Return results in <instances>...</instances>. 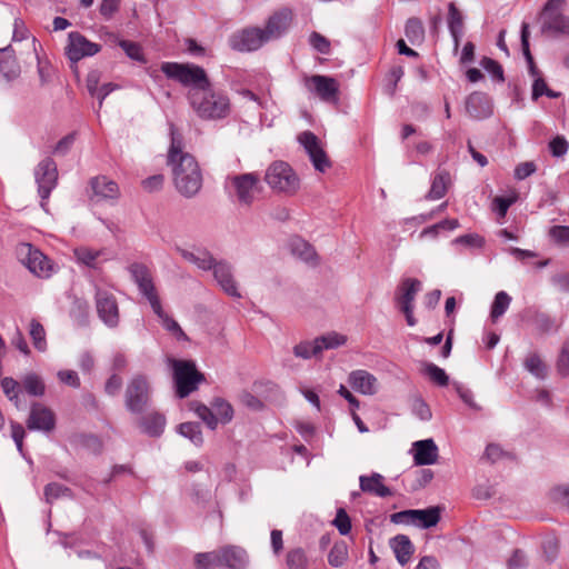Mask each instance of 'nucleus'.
<instances>
[{
  "instance_id": "c85d7f7f",
  "label": "nucleus",
  "mask_w": 569,
  "mask_h": 569,
  "mask_svg": "<svg viewBox=\"0 0 569 569\" xmlns=\"http://www.w3.org/2000/svg\"><path fill=\"white\" fill-rule=\"evenodd\" d=\"M360 489L363 492L375 495L377 497H389L392 495L390 488L385 486L383 477L380 473L373 472L371 476H360Z\"/></svg>"
},
{
  "instance_id": "ea45409f",
  "label": "nucleus",
  "mask_w": 569,
  "mask_h": 569,
  "mask_svg": "<svg viewBox=\"0 0 569 569\" xmlns=\"http://www.w3.org/2000/svg\"><path fill=\"white\" fill-rule=\"evenodd\" d=\"M21 385H22L24 391L28 395L33 396V397H42L46 392L44 381L42 380V378L39 375H37L34 372L27 373L22 378Z\"/></svg>"
},
{
  "instance_id": "09e8293b",
  "label": "nucleus",
  "mask_w": 569,
  "mask_h": 569,
  "mask_svg": "<svg viewBox=\"0 0 569 569\" xmlns=\"http://www.w3.org/2000/svg\"><path fill=\"white\" fill-rule=\"evenodd\" d=\"M348 558V548L343 541L336 542L328 555V562L332 567H341Z\"/></svg>"
},
{
  "instance_id": "4be33fe9",
  "label": "nucleus",
  "mask_w": 569,
  "mask_h": 569,
  "mask_svg": "<svg viewBox=\"0 0 569 569\" xmlns=\"http://www.w3.org/2000/svg\"><path fill=\"white\" fill-rule=\"evenodd\" d=\"M221 568L246 569L249 563L247 551L239 546H224L219 549Z\"/></svg>"
},
{
  "instance_id": "423d86ee",
  "label": "nucleus",
  "mask_w": 569,
  "mask_h": 569,
  "mask_svg": "<svg viewBox=\"0 0 569 569\" xmlns=\"http://www.w3.org/2000/svg\"><path fill=\"white\" fill-rule=\"evenodd\" d=\"M170 365L179 398L188 397L204 380L203 375L197 370L196 363L191 360L171 359Z\"/></svg>"
},
{
  "instance_id": "7ed1b4c3",
  "label": "nucleus",
  "mask_w": 569,
  "mask_h": 569,
  "mask_svg": "<svg viewBox=\"0 0 569 569\" xmlns=\"http://www.w3.org/2000/svg\"><path fill=\"white\" fill-rule=\"evenodd\" d=\"M161 71L169 78L188 87L187 97L194 90L206 88L211 83L206 70L193 63L163 62Z\"/></svg>"
},
{
  "instance_id": "f3484780",
  "label": "nucleus",
  "mask_w": 569,
  "mask_h": 569,
  "mask_svg": "<svg viewBox=\"0 0 569 569\" xmlns=\"http://www.w3.org/2000/svg\"><path fill=\"white\" fill-rule=\"evenodd\" d=\"M293 21V12L289 8H282L272 13L262 29L268 41L281 38L288 32Z\"/></svg>"
},
{
  "instance_id": "f8f14e48",
  "label": "nucleus",
  "mask_w": 569,
  "mask_h": 569,
  "mask_svg": "<svg viewBox=\"0 0 569 569\" xmlns=\"http://www.w3.org/2000/svg\"><path fill=\"white\" fill-rule=\"evenodd\" d=\"M23 264L36 276L49 278L53 271V264L47 256L30 243H23L19 249Z\"/></svg>"
},
{
  "instance_id": "a211bd4d",
  "label": "nucleus",
  "mask_w": 569,
  "mask_h": 569,
  "mask_svg": "<svg viewBox=\"0 0 569 569\" xmlns=\"http://www.w3.org/2000/svg\"><path fill=\"white\" fill-rule=\"evenodd\" d=\"M54 427L56 416L53 411L42 403H32L29 417L27 419V428L29 430L50 432L54 429Z\"/></svg>"
},
{
  "instance_id": "a18cd8bd",
  "label": "nucleus",
  "mask_w": 569,
  "mask_h": 569,
  "mask_svg": "<svg viewBox=\"0 0 569 569\" xmlns=\"http://www.w3.org/2000/svg\"><path fill=\"white\" fill-rule=\"evenodd\" d=\"M29 335L32 339L34 348L41 352L47 349L46 330L43 326L36 319L30 321Z\"/></svg>"
},
{
  "instance_id": "bb28decb",
  "label": "nucleus",
  "mask_w": 569,
  "mask_h": 569,
  "mask_svg": "<svg viewBox=\"0 0 569 569\" xmlns=\"http://www.w3.org/2000/svg\"><path fill=\"white\" fill-rule=\"evenodd\" d=\"M0 73L8 81L18 79L21 73L20 64L10 46L0 49Z\"/></svg>"
},
{
  "instance_id": "e2e57ef3",
  "label": "nucleus",
  "mask_w": 569,
  "mask_h": 569,
  "mask_svg": "<svg viewBox=\"0 0 569 569\" xmlns=\"http://www.w3.org/2000/svg\"><path fill=\"white\" fill-rule=\"evenodd\" d=\"M536 170L537 167L532 161L521 162L515 169V178L517 180H523L531 176Z\"/></svg>"
},
{
  "instance_id": "69168bd1",
  "label": "nucleus",
  "mask_w": 569,
  "mask_h": 569,
  "mask_svg": "<svg viewBox=\"0 0 569 569\" xmlns=\"http://www.w3.org/2000/svg\"><path fill=\"white\" fill-rule=\"evenodd\" d=\"M29 37V30L24 23V21L20 18H16L13 22V32L12 40L13 41H22Z\"/></svg>"
},
{
  "instance_id": "49530a36",
  "label": "nucleus",
  "mask_w": 569,
  "mask_h": 569,
  "mask_svg": "<svg viewBox=\"0 0 569 569\" xmlns=\"http://www.w3.org/2000/svg\"><path fill=\"white\" fill-rule=\"evenodd\" d=\"M44 497L47 502L52 503L54 500L59 498H73L72 491L70 488L58 483L51 482L44 487Z\"/></svg>"
},
{
  "instance_id": "393cba45",
  "label": "nucleus",
  "mask_w": 569,
  "mask_h": 569,
  "mask_svg": "<svg viewBox=\"0 0 569 569\" xmlns=\"http://www.w3.org/2000/svg\"><path fill=\"white\" fill-rule=\"evenodd\" d=\"M348 381L352 389L362 395H375L378 390L376 377L366 370L352 371Z\"/></svg>"
},
{
  "instance_id": "680f3d73",
  "label": "nucleus",
  "mask_w": 569,
  "mask_h": 569,
  "mask_svg": "<svg viewBox=\"0 0 569 569\" xmlns=\"http://www.w3.org/2000/svg\"><path fill=\"white\" fill-rule=\"evenodd\" d=\"M413 413L421 420L428 421L431 419V410L422 399H416L412 405Z\"/></svg>"
},
{
  "instance_id": "a878e982",
  "label": "nucleus",
  "mask_w": 569,
  "mask_h": 569,
  "mask_svg": "<svg viewBox=\"0 0 569 569\" xmlns=\"http://www.w3.org/2000/svg\"><path fill=\"white\" fill-rule=\"evenodd\" d=\"M178 252L184 260L196 264L201 270H212L218 263L212 254L203 248H193L192 250L178 248Z\"/></svg>"
},
{
  "instance_id": "774afa93",
  "label": "nucleus",
  "mask_w": 569,
  "mask_h": 569,
  "mask_svg": "<svg viewBox=\"0 0 569 569\" xmlns=\"http://www.w3.org/2000/svg\"><path fill=\"white\" fill-rule=\"evenodd\" d=\"M527 566V558L523 551L515 550L508 560L509 569H522Z\"/></svg>"
},
{
  "instance_id": "72a5a7b5",
  "label": "nucleus",
  "mask_w": 569,
  "mask_h": 569,
  "mask_svg": "<svg viewBox=\"0 0 569 569\" xmlns=\"http://www.w3.org/2000/svg\"><path fill=\"white\" fill-rule=\"evenodd\" d=\"M413 525L428 529L435 527L440 520V508L412 509Z\"/></svg>"
},
{
  "instance_id": "0eeeda50",
  "label": "nucleus",
  "mask_w": 569,
  "mask_h": 569,
  "mask_svg": "<svg viewBox=\"0 0 569 569\" xmlns=\"http://www.w3.org/2000/svg\"><path fill=\"white\" fill-rule=\"evenodd\" d=\"M192 410L211 429L214 430L218 423H229L233 418L232 406L222 398H216L211 407L202 403H193Z\"/></svg>"
},
{
  "instance_id": "052dcab7",
  "label": "nucleus",
  "mask_w": 569,
  "mask_h": 569,
  "mask_svg": "<svg viewBox=\"0 0 569 569\" xmlns=\"http://www.w3.org/2000/svg\"><path fill=\"white\" fill-rule=\"evenodd\" d=\"M481 66L498 81L505 80L502 67L496 60L491 58H483Z\"/></svg>"
},
{
  "instance_id": "6e6d98bb",
  "label": "nucleus",
  "mask_w": 569,
  "mask_h": 569,
  "mask_svg": "<svg viewBox=\"0 0 569 569\" xmlns=\"http://www.w3.org/2000/svg\"><path fill=\"white\" fill-rule=\"evenodd\" d=\"M549 236L559 246H569V226H553L549 229Z\"/></svg>"
},
{
  "instance_id": "0e129e2a",
  "label": "nucleus",
  "mask_w": 569,
  "mask_h": 569,
  "mask_svg": "<svg viewBox=\"0 0 569 569\" xmlns=\"http://www.w3.org/2000/svg\"><path fill=\"white\" fill-rule=\"evenodd\" d=\"M58 379L60 380V382L68 385L70 387H80V379L78 377V373L73 370H60L58 372Z\"/></svg>"
},
{
  "instance_id": "9b49d317",
  "label": "nucleus",
  "mask_w": 569,
  "mask_h": 569,
  "mask_svg": "<svg viewBox=\"0 0 569 569\" xmlns=\"http://www.w3.org/2000/svg\"><path fill=\"white\" fill-rule=\"evenodd\" d=\"M347 338L337 332H330L316 338L313 341H302L295 346L293 353L298 358L310 359L319 356L326 349H333L345 345Z\"/></svg>"
},
{
  "instance_id": "3c124183",
  "label": "nucleus",
  "mask_w": 569,
  "mask_h": 569,
  "mask_svg": "<svg viewBox=\"0 0 569 569\" xmlns=\"http://www.w3.org/2000/svg\"><path fill=\"white\" fill-rule=\"evenodd\" d=\"M425 373L438 386L446 387L449 383V377L446 371L435 363H426Z\"/></svg>"
},
{
  "instance_id": "6ab92c4d",
  "label": "nucleus",
  "mask_w": 569,
  "mask_h": 569,
  "mask_svg": "<svg viewBox=\"0 0 569 569\" xmlns=\"http://www.w3.org/2000/svg\"><path fill=\"white\" fill-rule=\"evenodd\" d=\"M100 51L98 43L89 41L84 36L79 32L69 33V43L67 47V54L71 61H79L84 57L94 56Z\"/></svg>"
},
{
  "instance_id": "6e6552de",
  "label": "nucleus",
  "mask_w": 569,
  "mask_h": 569,
  "mask_svg": "<svg viewBox=\"0 0 569 569\" xmlns=\"http://www.w3.org/2000/svg\"><path fill=\"white\" fill-rule=\"evenodd\" d=\"M150 385L147 377L136 375L128 382L124 392L126 408L132 413H141L150 400Z\"/></svg>"
},
{
  "instance_id": "c03bdc74",
  "label": "nucleus",
  "mask_w": 569,
  "mask_h": 569,
  "mask_svg": "<svg viewBox=\"0 0 569 569\" xmlns=\"http://www.w3.org/2000/svg\"><path fill=\"white\" fill-rule=\"evenodd\" d=\"M405 34L412 44L420 43L425 38V28L421 20L418 18L408 19Z\"/></svg>"
},
{
  "instance_id": "f704fd0d",
  "label": "nucleus",
  "mask_w": 569,
  "mask_h": 569,
  "mask_svg": "<svg viewBox=\"0 0 569 569\" xmlns=\"http://www.w3.org/2000/svg\"><path fill=\"white\" fill-rule=\"evenodd\" d=\"M140 428L150 437H159L164 429L166 418L159 412H152L143 417L139 422Z\"/></svg>"
},
{
  "instance_id": "603ef678",
  "label": "nucleus",
  "mask_w": 569,
  "mask_h": 569,
  "mask_svg": "<svg viewBox=\"0 0 569 569\" xmlns=\"http://www.w3.org/2000/svg\"><path fill=\"white\" fill-rule=\"evenodd\" d=\"M1 388L10 401L19 407V393L21 391L19 382L11 377H6L1 380Z\"/></svg>"
},
{
  "instance_id": "ddd939ff",
  "label": "nucleus",
  "mask_w": 569,
  "mask_h": 569,
  "mask_svg": "<svg viewBox=\"0 0 569 569\" xmlns=\"http://www.w3.org/2000/svg\"><path fill=\"white\" fill-rule=\"evenodd\" d=\"M268 42L264 32L260 28H247L233 33L229 39V44L233 50L250 52L258 50Z\"/></svg>"
},
{
  "instance_id": "dca6fc26",
  "label": "nucleus",
  "mask_w": 569,
  "mask_h": 569,
  "mask_svg": "<svg viewBox=\"0 0 569 569\" xmlns=\"http://www.w3.org/2000/svg\"><path fill=\"white\" fill-rule=\"evenodd\" d=\"M305 86L323 101L329 102L338 99L339 84L335 78L315 74L305 79Z\"/></svg>"
},
{
  "instance_id": "c756f323",
  "label": "nucleus",
  "mask_w": 569,
  "mask_h": 569,
  "mask_svg": "<svg viewBox=\"0 0 569 569\" xmlns=\"http://www.w3.org/2000/svg\"><path fill=\"white\" fill-rule=\"evenodd\" d=\"M466 110L472 118L482 119L491 114V108L487 97L475 92L466 101Z\"/></svg>"
},
{
  "instance_id": "e433bc0d",
  "label": "nucleus",
  "mask_w": 569,
  "mask_h": 569,
  "mask_svg": "<svg viewBox=\"0 0 569 569\" xmlns=\"http://www.w3.org/2000/svg\"><path fill=\"white\" fill-rule=\"evenodd\" d=\"M289 248L293 256L306 262H311L317 258L313 247L301 238H292L289 242Z\"/></svg>"
},
{
  "instance_id": "de8ad7c7",
  "label": "nucleus",
  "mask_w": 569,
  "mask_h": 569,
  "mask_svg": "<svg viewBox=\"0 0 569 569\" xmlns=\"http://www.w3.org/2000/svg\"><path fill=\"white\" fill-rule=\"evenodd\" d=\"M181 436L188 438L193 445L201 446L203 442L202 432L199 423L183 422L178 426Z\"/></svg>"
},
{
  "instance_id": "4468645a",
  "label": "nucleus",
  "mask_w": 569,
  "mask_h": 569,
  "mask_svg": "<svg viewBox=\"0 0 569 569\" xmlns=\"http://www.w3.org/2000/svg\"><path fill=\"white\" fill-rule=\"evenodd\" d=\"M96 307L99 318L109 328H116L119 325V308L114 296L102 289L96 292Z\"/></svg>"
},
{
  "instance_id": "1a4fd4ad",
  "label": "nucleus",
  "mask_w": 569,
  "mask_h": 569,
  "mask_svg": "<svg viewBox=\"0 0 569 569\" xmlns=\"http://www.w3.org/2000/svg\"><path fill=\"white\" fill-rule=\"evenodd\" d=\"M34 179L41 198V208L47 210V200L58 183L57 163L51 158L41 160L34 168Z\"/></svg>"
},
{
  "instance_id": "20e7f679",
  "label": "nucleus",
  "mask_w": 569,
  "mask_h": 569,
  "mask_svg": "<svg viewBox=\"0 0 569 569\" xmlns=\"http://www.w3.org/2000/svg\"><path fill=\"white\" fill-rule=\"evenodd\" d=\"M566 0H548L539 14L541 33L569 37V16L565 14Z\"/></svg>"
},
{
  "instance_id": "5701e85b",
  "label": "nucleus",
  "mask_w": 569,
  "mask_h": 569,
  "mask_svg": "<svg viewBox=\"0 0 569 569\" xmlns=\"http://www.w3.org/2000/svg\"><path fill=\"white\" fill-rule=\"evenodd\" d=\"M420 289L421 282L418 279H403L399 284L395 297L398 308L415 307V299Z\"/></svg>"
},
{
  "instance_id": "cd10ccee",
  "label": "nucleus",
  "mask_w": 569,
  "mask_h": 569,
  "mask_svg": "<svg viewBox=\"0 0 569 569\" xmlns=\"http://www.w3.org/2000/svg\"><path fill=\"white\" fill-rule=\"evenodd\" d=\"M389 545L396 556L397 561L401 566H405L410 561L411 556L415 552V547L408 536L397 535L390 539Z\"/></svg>"
},
{
  "instance_id": "aec40b11",
  "label": "nucleus",
  "mask_w": 569,
  "mask_h": 569,
  "mask_svg": "<svg viewBox=\"0 0 569 569\" xmlns=\"http://www.w3.org/2000/svg\"><path fill=\"white\" fill-rule=\"evenodd\" d=\"M129 270L140 292L148 299L150 306H153V299H159V297L150 270L142 263H133Z\"/></svg>"
},
{
  "instance_id": "f03ea898",
  "label": "nucleus",
  "mask_w": 569,
  "mask_h": 569,
  "mask_svg": "<svg viewBox=\"0 0 569 569\" xmlns=\"http://www.w3.org/2000/svg\"><path fill=\"white\" fill-rule=\"evenodd\" d=\"M190 108L203 121H220L227 119L232 111L229 94L214 88L212 83L206 88L194 90L188 96Z\"/></svg>"
},
{
  "instance_id": "2eb2a0df",
  "label": "nucleus",
  "mask_w": 569,
  "mask_h": 569,
  "mask_svg": "<svg viewBox=\"0 0 569 569\" xmlns=\"http://www.w3.org/2000/svg\"><path fill=\"white\" fill-rule=\"evenodd\" d=\"M298 140L306 149L316 170L325 172L330 168V161L315 133L311 131H305L299 134Z\"/></svg>"
},
{
  "instance_id": "a19ab883",
  "label": "nucleus",
  "mask_w": 569,
  "mask_h": 569,
  "mask_svg": "<svg viewBox=\"0 0 569 569\" xmlns=\"http://www.w3.org/2000/svg\"><path fill=\"white\" fill-rule=\"evenodd\" d=\"M286 566L288 569H308L309 558L301 547L291 548L286 553Z\"/></svg>"
},
{
  "instance_id": "338daca9",
  "label": "nucleus",
  "mask_w": 569,
  "mask_h": 569,
  "mask_svg": "<svg viewBox=\"0 0 569 569\" xmlns=\"http://www.w3.org/2000/svg\"><path fill=\"white\" fill-rule=\"evenodd\" d=\"M568 142L562 137H556L549 142V148L555 157H561L568 151Z\"/></svg>"
},
{
  "instance_id": "c9c22d12",
  "label": "nucleus",
  "mask_w": 569,
  "mask_h": 569,
  "mask_svg": "<svg viewBox=\"0 0 569 569\" xmlns=\"http://www.w3.org/2000/svg\"><path fill=\"white\" fill-rule=\"evenodd\" d=\"M525 369L539 380L548 377V366L537 352H530L523 360Z\"/></svg>"
},
{
  "instance_id": "39448f33",
  "label": "nucleus",
  "mask_w": 569,
  "mask_h": 569,
  "mask_svg": "<svg viewBox=\"0 0 569 569\" xmlns=\"http://www.w3.org/2000/svg\"><path fill=\"white\" fill-rule=\"evenodd\" d=\"M264 181L278 193L296 194L300 189V179L291 166L284 161H273L266 170Z\"/></svg>"
},
{
  "instance_id": "f257e3e1",
  "label": "nucleus",
  "mask_w": 569,
  "mask_h": 569,
  "mask_svg": "<svg viewBox=\"0 0 569 569\" xmlns=\"http://www.w3.org/2000/svg\"><path fill=\"white\" fill-rule=\"evenodd\" d=\"M171 144L168 151V164L172 167L177 190L186 198L194 197L202 187V173L196 158L184 152L181 136L171 126Z\"/></svg>"
},
{
  "instance_id": "13d9d810",
  "label": "nucleus",
  "mask_w": 569,
  "mask_h": 569,
  "mask_svg": "<svg viewBox=\"0 0 569 569\" xmlns=\"http://www.w3.org/2000/svg\"><path fill=\"white\" fill-rule=\"evenodd\" d=\"M333 525L340 532V535H348L351 530V521L345 509L340 508L337 511Z\"/></svg>"
},
{
  "instance_id": "5fc2aeb1",
  "label": "nucleus",
  "mask_w": 569,
  "mask_h": 569,
  "mask_svg": "<svg viewBox=\"0 0 569 569\" xmlns=\"http://www.w3.org/2000/svg\"><path fill=\"white\" fill-rule=\"evenodd\" d=\"M556 368L560 376H569V340H566L560 348Z\"/></svg>"
},
{
  "instance_id": "4d7b16f0",
  "label": "nucleus",
  "mask_w": 569,
  "mask_h": 569,
  "mask_svg": "<svg viewBox=\"0 0 569 569\" xmlns=\"http://www.w3.org/2000/svg\"><path fill=\"white\" fill-rule=\"evenodd\" d=\"M309 43L319 53L328 54L330 52V41L316 31L310 34Z\"/></svg>"
},
{
  "instance_id": "7c9ffc66",
  "label": "nucleus",
  "mask_w": 569,
  "mask_h": 569,
  "mask_svg": "<svg viewBox=\"0 0 569 569\" xmlns=\"http://www.w3.org/2000/svg\"><path fill=\"white\" fill-rule=\"evenodd\" d=\"M153 312L161 320V323L166 330H168L171 335H173L178 340H188V336L181 329L179 323L172 319L168 313L162 309L160 299H153V306H151Z\"/></svg>"
},
{
  "instance_id": "58836bf2",
  "label": "nucleus",
  "mask_w": 569,
  "mask_h": 569,
  "mask_svg": "<svg viewBox=\"0 0 569 569\" xmlns=\"http://www.w3.org/2000/svg\"><path fill=\"white\" fill-rule=\"evenodd\" d=\"M31 46L37 60V70L40 79V84L44 86L50 81L53 68L47 59L40 57L38 48H41V44L37 41L36 38H32Z\"/></svg>"
},
{
  "instance_id": "2f4dec72",
  "label": "nucleus",
  "mask_w": 569,
  "mask_h": 569,
  "mask_svg": "<svg viewBox=\"0 0 569 569\" xmlns=\"http://www.w3.org/2000/svg\"><path fill=\"white\" fill-rule=\"evenodd\" d=\"M93 194L101 199H116L119 197L118 184L107 177H97L91 180Z\"/></svg>"
},
{
  "instance_id": "37998d69",
  "label": "nucleus",
  "mask_w": 569,
  "mask_h": 569,
  "mask_svg": "<svg viewBox=\"0 0 569 569\" xmlns=\"http://www.w3.org/2000/svg\"><path fill=\"white\" fill-rule=\"evenodd\" d=\"M511 302V297L506 291H499L491 305L490 317L493 322L501 318L508 310Z\"/></svg>"
},
{
  "instance_id": "864d4df0",
  "label": "nucleus",
  "mask_w": 569,
  "mask_h": 569,
  "mask_svg": "<svg viewBox=\"0 0 569 569\" xmlns=\"http://www.w3.org/2000/svg\"><path fill=\"white\" fill-rule=\"evenodd\" d=\"M449 31H463V16L453 2L448 4Z\"/></svg>"
},
{
  "instance_id": "412c9836",
  "label": "nucleus",
  "mask_w": 569,
  "mask_h": 569,
  "mask_svg": "<svg viewBox=\"0 0 569 569\" xmlns=\"http://www.w3.org/2000/svg\"><path fill=\"white\" fill-rule=\"evenodd\" d=\"M212 271L216 281L228 296L237 299L241 298L232 273V267L228 262L218 261Z\"/></svg>"
},
{
  "instance_id": "bf43d9fd",
  "label": "nucleus",
  "mask_w": 569,
  "mask_h": 569,
  "mask_svg": "<svg viewBox=\"0 0 569 569\" xmlns=\"http://www.w3.org/2000/svg\"><path fill=\"white\" fill-rule=\"evenodd\" d=\"M119 46L130 59L136 61H143L141 47L138 43L129 40H120Z\"/></svg>"
},
{
  "instance_id": "4c0bfd02",
  "label": "nucleus",
  "mask_w": 569,
  "mask_h": 569,
  "mask_svg": "<svg viewBox=\"0 0 569 569\" xmlns=\"http://www.w3.org/2000/svg\"><path fill=\"white\" fill-rule=\"evenodd\" d=\"M103 253V250H97L86 246L78 247L73 250L77 262L89 268H97L99 258Z\"/></svg>"
},
{
  "instance_id": "8fccbe9b",
  "label": "nucleus",
  "mask_w": 569,
  "mask_h": 569,
  "mask_svg": "<svg viewBox=\"0 0 569 569\" xmlns=\"http://www.w3.org/2000/svg\"><path fill=\"white\" fill-rule=\"evenodd\" d=\"M529 37H530V32H529V24L527 22H522L521 24V47H522V52H523V56L529 64V70H530V73L532 76H537V69H536V66L533 63V58L530 53V49H529Z\"/></svg>"
},
{
  "instance_id": "473e14b6",
  "label": "nucleus",
  "mask_w": 569,
  "mask_h": 569,
  "mask_svg": "<svg viewBox=\"0 0 569 569\" xmlns=\"http://www.w3.org/2000/svg\"><path fill=\"white\" fill-rule=\"evenodd\" d=\"M451 183V178L448 171L438 170L431 181V187L426 198L428 200H438L445 197Z\"/></svg>"
},
{
  "instance_id": "9d476101",
  "label": "nucleus",
  "mask_w": 569,
  "mask_h": 569,
  "mask_svg": "<svg viewBox=\"0 0 569 569\" xmlns=\"http://www.w3.org/2000/svg\"><path fill=\"white\" fill-rule=\"evenodd\" d=\"M228 181L240 204L250 206L261 191L260 177L256 172L234 174Z\"/></svg>"
},
{
  "instance_id": "b1692460",
  "label": "nucleus",
  "mask_w": 569,
  "mask_h": 569,
  "mask_svg": "<svg viewBox=\"0 0 569 569\" xmlns=\"http://www.w3.org/2000/svg\"><path fill=\"white\" fill-rule=\"evenodd\" d=\"M413 460L417 466L433 465L438 458V447L432 439L419 440L413 443Z\"/></svg>"
},
{
  "instance_id": "79ce46f5",
  "label": "nucleus",
  "mask_w": 569,
  "mask_h": 569,
  "mask_svg": "<svg viewBox=\"0 0 569 569\" xmlns=\"http://www.w3.org/2000/svg\"><path fill=\"white\" fill-rule=\"evenodd\" d=\"M219 549L210 552H200L194 556L197 569H218L221 568Z\"/></svg>"
}]
</instances>
